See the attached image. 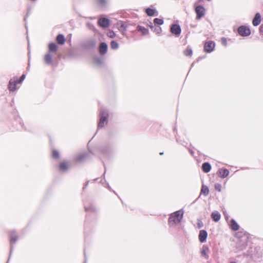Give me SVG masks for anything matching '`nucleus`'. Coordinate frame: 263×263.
<instances>
[{
  "instance_id": "nucleus-27",
  "label": "nucleus",
  "mask_w": 263,
  "mask_h": 263,
  "mask_svg": "<svg viewBox=\"0 0 263 263\" xmlns=\"http://www.w3.org/2000/svg\"><path fill=\"white\" fill-rule=\"evenodd\" d=\"M110 47L112 49H117L119 48V44L115 41H112L110 43Z\"/></svg>"
},
{
  "instance_id": "nucleus-33",
  "label": "nucleus",
  "mask_w": 263,
  "mask_h": 263,
  "mask_svg": "<svg viewBox=\"0 0 263 263\" xmlns=\"http://www.w3.org/2000/svg\"><path fill=\"white\" fill-rule=\"evenodd\" d=\"M52 157L55 159H57L59 157V153L56 150H53L52 152Z\"/></svg>"
},
{
  "instance_id": "nucleus-30",
  "label": "nucleus",
  "mask_w": 263,
  "mask_h": 263,
  "mask_svg": "<svg viewBox=\"0 0 263 263\" xmlns=\"http://www.w3.org/2000/svg\"><path fill=\"white\" fill-rule=\"evenodd\" d=\"M150 27L152 29H154V31L157 34L160 33L161 32V28L159 26L154 27L153 26H151Z\"/></svg>"
},
{
  "instance_id": "nucleus-11",
  "label": "nucleus",
  "mask_w": 263,
  "mask_h": 263,
  "mask_svg": "<svg viewBox=\"0 0 263 263\" xmlns=\"http://www.w3.org/2000/svg\"><path fill=\"white\" fill-rule=\"evenodd\" d=\"M208 236V233L205 230H201L199 234V239L201 242L205 241Z\"/></svg>"
},
{
  "instance_id": "nucleus-9",
  "label": "nucleus",
  "mask_w": 263,
  "mask_h": 263,
  "mask_svg": "<svg viewBox=\"0 0 263 263\" xmlns=\"http://www.w3.org/2000/svg\"><path fill=\"white\" fill-rule=\"evenodd\" d=\"M98 24L102 28H107L109 25V20L106 18H101L98 21Z\"/></svg>"
},
{
  "instance_id": "nucleus-31",
  "label": "nucleus",
  "mask_w": 263,
  "mask_h": 263,
  "mask_svg": "<svg viewBox=\"0 0 263 263\" xmlns=\"http://www.w3.org/2000/svg\"><path fill=\"white\" fill-rule=\"evenodd\" d=\"M155 10L151 8H147L146 10V12L148 16H153L155 14Z\"/></svg>"
},
{
  "instance_id": "nucleus-23",
  "label": "nucleus",
  "mask_w": 263,
  "mask_h": 263,
  "mask_svg": "<svg viewBox=\"0 0 263 263\" xmlns=\"http://www.w3.org/2000/svg\"><path fill=\"white\" fill-rule=\"evenodd\" d=\"M119 30L122 32L126 30L127 24L124 22H121L119 24Z\"/></svg>"
},
{
  "instance_id": "nucleus-1",
  "label": "nucleus",
  "mask_w": 263,
  "mask_h": 263,
  "mask_svg": "<svg viewBox=\"0 0 263 263\" xmlns=\"http://www.w3.org/2000/svg\"><path fill=\"white\" fill-rule=\"evenodd\" d=\"M184 211L180 210L171 214L168 218V223L171 226L177 224L181 222L183 218Z\"/></svg>"
},
{
  "instance_id": "nucleus-38",
  "label": "nucleus",
  "mask_w": 263,
  "mask_h": 263,
  "mask_svg": "<svg viewBox=\"0 0 263 263\" xmlns=\"http://www.w3.org/2000/svg\"><path fill=\"white\" fill-rule=\"evenodd\" d=\"M197 225L199 228H201L203 225L202 221L201 220H198Z\"/></svg>"
},
{
  "instance_id": "nucleus-47",
  "label": "nucleus",
  "mask_w": 263,
  "mask_h": 263,
  "mask_svg": "<svg viewBox=\"0 0 263 263\" xmlns=\"http://www.w3.org/2000/svg\"><path fill=\"white\" fill-rule=\"evenodd\" d=\"M163 153H160V155H163Z\"/></svg>"
},
{
  "instance_id": "nucleus-39",
  "label": "nucleus",
  "mask_w": 263,
  "mask_h": 263,
  "mask_svg": "<svg viewBox=\"0 0 263 263\" xmlns=\"http://www.w3.org/2000/svg\"><path fill=\"white\" fill-rule=\"evenodd\" d=\"M259 32L261 34H263V26L261 25L259 27Z\"/></svg>"
},
{
  "instance_id": "nucleus-20",
  "label": "nucleus",
  "mask_w": 263,
  "mask_h": 263,
  "mask_svg": "<svg viewBox=\"0 0 263 263\" xmlns=\"http://www.w3.org/2000/svg\"><path fill=\"white\" fill-rule=\"evenodd\" d=\"M230 227L233 231H235L238 230L239 228V226L234 219H232L231 220Z\"/></svg>"
},
{
  "instance_id": "nucleus-2",
  "label": "nucleus",
  "mask_w": 263,
  "mask_h": 263,
  "mask_svg": "<svg viewBox=\"0 0 263 263\" xmlns=\"http://www.w3.org/2000/svg\"><path fill=\"white\" fill-rule=\"evenodd\" d=\"M108 117V112L105 109L100 110V120L98 123V127L102 128L104 126L105 123H107Z\"/></svg>"
},
{
  "instance_id": "nucleus-14",
  "label": "nucleus",
  "mask_w": 263,
  "mask_h": 263,
  "mask_svg": "<svg viewBox=\"0 0 263 263\" xmlns=\"http://www.w3.org/2000/svg\"><path fill=\"white\" fill-rule=\"evenodd\" d=\"M218 175L221 178H226L229 174V171L227 168L219 169L218 171Z\"/></svg>"
},
{
  "instance_id": "nucleus-43",
  "label": "nucleus",
  "mask_w": 263,
  "mask_h": 263,
  "mask_svg": "<svg viewBox=\"0 0 263 263\" xmlns=\"http://www.w3.org/2000/svg\"><path fill=\"white\" fill-rule=\"evenodd\" d=\"M189 151H190V154L192 155V156H194V152L193 150L192 149H189Z\"/></svg>"
},
{
  "instance_id": "nucleus-40",
  "label": "nucleus",
  "mask_w": 263,
  "mask_h": 263,
  "mask_svg": "<svg viewBox=\"0 0 263 263\" xmlns=\"http://www.w3.org/2000/svg\"><path fill=\"white\" fill-rule=\"evenodd\" d=\"M96 62L97 63H98L99 64H101L102 63V60L100 59H96Z\"/></svg>"
},
{
  "instance_id": "nucleus-8",
  "label": "nucleus",
  "mask_w": 263,
  "mask_h": 263,
  "mask_svg": "<svg viewBox=\"0 0 263 263\" xmlns=\"http://www.w3.org/2000/svg\"><path fill=\"white\" fill-rule=\"evenodd\" d=\"M18 84V79L17 78H14L10 80L8 88L11 91H14L16 90V86Z\"/></svg>"
},
{
  "instance_id": "nucleus-18",
  "label": "nucleus",
  "mask_w": 263,
  "mask_h": 263,
  "mask_svg": "<svg viewBox=\"0 0 263 263\" xmlns=\"http://www.w3.org/2000/svg\"><path fill=\"white\" fill-rule=\"evenodd\" d=\"M202 168L204 173H208L211 171V166L209 162H204L202 165Z\"/></svg>"
},
{
  "instance_id": "nucleus-3",
  "label": "nucleus",
  "mask_w": 263,
  "mask_h": 263,
  "mask_svg": "<svg viewBox=\"0 0 263 263\" xmlns=\"http://www.w3.org/2000/svg\"><path fill=\"white\" fill-rule=\"evenodd\" d=\"M238 32L242 36H247L251 34L250 29L244 26H241L238 28Z\"/></svg>"
},
{
  "instance_id": "nucleus-49",
  "label": "nucleus",
  "mask_w": 263,
  "mask_h": 263,
  "mask_svg": "<svg viewBox=\"0 0 263 263\" xmlns=\"http://www.w3.org/2000/svg\"><path fill=\"white\" fill-rule=\"evenodd\" d=\"M9 259H8V261H9ZM7 262H8V261H7ZM7 263H8V262H7Z\"/></svg>"
},
{
  "instance_id": "nucleus-37",
  "label": "nucleus",
  "mask_w": 263,
  "mask_h": 263,
  "mask_svg": "<svg viewBox=\"0 0 263 263\" xmlns=\"http://www.w3.org/2000/svg\"><path fill=\"white\" fill-rule=\"evenodd\" d=\"M221 42H222V43L224 45H227V39H226V37H223L221 39Z\"/></svg>"
},
{
  "instance_id": "nucleus-35",
  "label": "nucleus",
  "mask_w": 263,
  "mask_h": 263,
  "mask_svg": "<svg viewBox=\"0 0 263 263\" xmlns=\"http://www.w3.org/2000/svg\"><path fill=\"white\" fill-rule=\"evenodd\" d=\"M215 189L218 192H220L221 190V185L219 183L215 184Z\"/></svg>"
},
{
  "instance_id": "nucleus-7",
  "label": "nucleus",
  "mask_w": 263,
  "mask_h": 263,
  "mask_svg": "<svg viewBox=\"0 0 263 263\" xmlns=\"http://www.w3.org/2000/svg\"><path fill=\"white\" fill-rule=\"evenodd\" d=\"M214 47L215 43L213 41H208L204 44V49L205 52L210 53L214 50Z\"/></svg>"
},
{
  "instance_id": "nucleus-29",
  "label": "nucleus",
  "mask_w": 263,
  "mask_h": 263,
  "mask_svg": "<svg viewBox=\"0 0 263 263\" xmlns=\"http://www.w3.org/2000/svg\"><path fill=\"white\" fill-rule=\"evenodd\" d=\"M154 23L156 25H162L164 23L163 20L162 19L155 18L154 20Z\"/></svg>"
},
{
  "instance_id": "nucleus-16",
  "label": "nucleus",
  "mask_w": 263,
  "mask_h": 263,
  "mask_svg": "<svg viewBox=\"0 0 263 263\" xmlns=\"http://www.w3.org/2000/svg\"><path fill=\"white\" fill-rule=\"evenodd\" d=\"M137 30L138 32H141L142 33V35H147L149 33V31H148V29L145 28L144 27L140 26V25H138L137 27Z\"/></svg>"
},
{
  "instance_id": "nucleus-42",
  "label": "nucleus",
  "mask_w": 263,
  "mask_h": 263,
  "mask_svg": "<svg viewBox=\"0 0 263 263\" xmlns=\"http://www.w3.org/2000/svg\"><path fill=\"white\" fill-rule=\"evenodd\" d=\"M88 26L90 28H93L94 26L91 24H90V23H88Z\"/></svg>"
},
{
  "instance_id": "nucleus-19",
  "label": "nucleus",
  "mask_w": 263,
  "mask_h": 263,
  "mask_svg": "<svg viewBox=\"0 0 263 263\" xmlns=\"http://www.w3.org/2000/svg\"><path fill=\"white\" fill-rule=\"evenodd\" d=\"M211 217L214 221L217 222L220 220L221 218V215L218 212L215 211L212 213Z\"/></svg>"
},
{
  "instance_id": "nucleus-45",
  "label": "nucleus",
  "mask_w": 263,
  "mask_h": 263,
  "mask_svg": "<svg viewBox=\"0 0 263 263\" xmlns=\"http://www.w3.org/2000/svg\"><path fill=\"white\" fill-rule=\"evenodd\" d=\"M30 66V60H28V70H29V67Z\"/></svg>"
},
{
  "instance_id": "nucleus-50",
  "label": "nucleus",
  "mask_w": 263,
  "mask_h": 263,
  "mask_svg": "<svg viewBox=\"0 0 263 263\" xmlns=\"http://www.w3.org/2000/svg\"><path fill=\"white\" fill-rule=\"evenodd\" d=\"M84 263H86V260H85Z\"/></svg>"
},
{
  "instance_id": "nucleus-28",
  "label": "nucleus",
  "mask_w": 263,
  "mask_h": 263,
  "mask_svg": "<svg viewBox=\"0 0 263 263\" xmlns=\"http://www.w3.org/2000/svg\"><path fill=\"white\" fill-rule=\"evenodd\" d=\"M192 53H193L192 50L189 47H187V48L184 51V54L186 56H191V55H192Z\"/></svg>"
},
{
  "instance_id": "nucleus-51",
  "label": "nucleus",
  "mask_w": 263,
  "mask_h": 263,
  "mask_svg": "<svg viewBox=\"0 0 263 263\" xmlns=\"http://www.w3.org/2000/svg\"><path fill=\"white\" fill-rule=\"evenodd\" d=\"M208 1H210L211 0H208Z\"/></svg>"
},
{
  "instance_id": "nucleus-4",
  "label": "nucleus",
  "mask_w": 263,
  "mask_h": 263,
  "mask_svg": "<svg viewBox=\"0 0 263 263\" xmlns=\"http://www.w3.org/2000/svg\"><path fill=\"white\" fill-rule=\"evenodd\" d=\"M10 242L11 245L10 251V256L11 255L12 250H13V245L14 243L18 239V237L16 234V232L14 230L11 231L10 233Z\"/></svg>"
},
{
  "instance_id": "nucleus-17",
  "label": "nucleus",
  "mask_w": 263,
  "mask_h": 263,
  "mask_svg": "<svg viewBox=\"0 0 263 263\" xmlns=\"http://www.w3.org/2000/svg\"><path fill=\"white\" fill-rule=\"evenodd\" d=\"M49 52L55 53L58 50V46L54 43H51L48 45Z\"/></svg>"
},
{
  "instance_id": "nucleus-44",
  "label": "nucleus",
  "mask_w": 263,
  "mask_h": 263,
  "mask_svg": "<svg viewBox=\"0 0 263 263\" xmlns=\"http://www.w3.org/2000/svg\"><path fill=\"white\" fill-rule=\"evenodd\" d=\"M101 151H102V153L103 154H105L107 152V150L105 149H102Z\"/></svg>"
},
{
  "instance_id": "nucleus-6",
  "label": "nucleus",
  "mask_w": 263,
  "mask_h": 263,
  "mask_svg": "<svg viewBox=\"0 0 263 263\" xmlns=\"http://www.w3.org/2000/svg\"><path fill=\"white\" fill-rule=\"evenodd\" d=\"M195 11L197 14L196 19L199 20L204 16L205 13V9L202 6H198L195 8Z\"/></svg>"
},
{
  "instance_id": "nucleus-12",
  "label": "nucleus",
  "mask_w": 263,
  "mask_h": 263,
  "mask_svg": "<svg viewBox=\"0 0 263 263\" xmlns=\"http://www.w3.org/2000/svg\"><path fill=\"white\" fill-rule=\"evenodd\" d=\"M261 17L260 14L259 13H257L255 14V15L253 20V22H252L253 25L254 26H257L259 25L261 22Z\"/></svg>"
},
{
  "instance_id": "nucleus-46",
  "label": "nucleus",
  "mask_w": 263,
  "mask_h": 263,
  "mask_svg": "<svg viewBox=\"0 0 263 263\" xmlns=\"http://www.w3.org/2000/svg\"><path fill=\"white\" fill-rule=\"evenodd\" d=\"M230 263H236V262H235V261H232V262H231Z\"/></svg>"
},
{
  "instance_id": "nucleus-48",
  "label": "nucleus",
  "mask_w": 263,
  "mask_h": 263,
  "mask_svg": "<svg viewBox=\"0 0 263 263\" xmlns=\"http://www.w3.org/2000/svg\"><path fill=\"white\" fill-rule=\"evenodd\" d=\"M88 182H87V183H86L85 186H87L88 185Z\"/></svg>"
},
{
  "instance_id": "nucleus-26",
  "label": "nucleus",
  "mask_w": 263,
  "mask_h": 263,
  "mask_svg": "<svg viewBox=\"0 0 263 263\" xmlns=\"http://www.w3.org/2000/svg\"><path fill=\"white\" fill-rule=\"evenodd\" d=\"M68 168V164L66 162H63L60 164V169L61 171H66Z\"/></svg>"
},
{
  "instance_id": "nucleus-15",
  "label": "nucleus",
  "mask_w": 263,
  "mask_h": 263,
  "mask_svg": "<svg viewBox=\"0 0 263 263\" xmlns=\"http://www.w3.org/2000/svg\"><path fill=\"white\" fill-rule=\"evenodd\" d=\"M209 251V248L206 246H203L201 250V255L204 257L205 259H208L209 256L208 254V251Z\"/></svg>"
},
{
  "instance_id": "nucleus-25",
  "label": "nucleus",
  "mask_w": 263,
  "mask_h": 263,
  "mask_svg": "<svg viewBox=\"0 0 263 263\" xmlns=\"http://www.w3.org/2000/svg\"><path fill=\"white\" fill-rule=\"evenodd\" d=\"M85 210L87 212H93L96 211V208L93 205H90L88 207L85 206Z\"/></svg>"
},
{
  "instance_id": "nucleus-32",
  "label": "nucleus",
  "mask_w": 263,
  "mask_h": 263,
  "mask_svg": "<svg viewBox=\"0 0 263 263\" xmlns=\"http://www.w3.org/2000/svg\"><path fill=\"white\" fill-rule=\"evenodd\" d=\"M98 3L102 7L105 6L108 0H97Z\"/></svg>"
},
{
  "instance_id": "nucleus-21",
  "label": "nucleus",
  "mask_w": 263,
  "mask_h": 263,
  "mask_svg": "<svg viewBox=\"0 0 263 263\" xmlns=\"http://www.w3.org/2000/svg\"><path fill=\"white\" fill-rule=\"evenodd\" d=\"M57 42L61 45H63L65 42V39L64 35L60 34L57 36Z\"/></svg>"
},
{
  "instance_id": "nucleus-10",
  "label": "nucleus",
  "mask_w": 263,
  "mask_h": 263,
  "mask_svg": "<svg viewBox=\"0 0 263 263\" xmlns=\"http://www.w3.org/2000/svg\"><path fill=\"white\" fill-rule=\"evenodd\" d=\"M53 55L50 52L46 53L44 56V61L46 64L50 65L52 64Z\"/></svg>"
},
{
  "instance_id": "nucleus-13",
  "label": "nucleus",
  "mask_w": 263,
  "mask_h": 263,
  "mask_svg": "<svg viewBox=\"0 0 263 263\" xmlns=\"http://www.w3.org/2000/svg\"><path fill=\"white\" fill-rule=\"evenodd\" d=\"M108 46L106 43L103 42L102 43L99 47V52L101 54H104L107 51Z\"/></svg>"
},
{
  "instance_id": "nucleus-24",
  "label": "nucleus",
  "mask_w": 263,
  "mask_h": 263,
  "mask_svg": "<svg viewBox=\"0 0 263 263\" xmlns=\"http://www.w3.org/2000/svg\"><path fill=\"white\" fill-rule=\"evenodd\" d=\"M201 193L203 194L205 196H207L209 193L208 187L205 185H202L201 190Z\"/></svg>"
},
{
  "instance_id": "nucleus-41",
  "label": "nucleus",
  "mask_w": 263,
  "mask_h": 263,
  "mask_svg": "<svg viewBox=\"0 0 263 263\" xmlns=\"http://www.w3.org/2000/svg\"><path fill=\"white\" fill-rule=\"evenodd\" d=\"M104 186L105 187H107V188H108V189H110V186H109V184H108V183H106L104 184Z\"/></svg>"
},
{
  "instance_id": "nucleus-36",
  "label": "nucleus",
  "mask_w": 263,
  "mask_h": 263,
  "mask_svg": "<svg viewBox=\"0 0 263 263\" xmlns=\"http://www.w3.org/2000/svg\"><path fill=\"white\" fill-rule=\"evenodd\" d=\"M25 79V74H23L21 77L20 80H18V83H22L24 80Z\"/></svg>"
},
{
  "instance_id": "nucleus-22",
  "label": "nucleus",
  "mask_w": 263,
  "mask_h": 263,
  "mask_svg": "<svg viewBox=\"0 0 263 263\" xmlns=\"http://www.w3.org/2000/svg\"><path fill=\"white\" fill-rule=\"evenodd\" d=\"M87 156L88 155L86 153L80 154L77 157L76 160L78 162H82L86 159Z\"/></svg>"
},
{
  "instance_id": "nucleus-5",
  "label": "nucleus",
  "mask_w": 263,
  "mask_h": 263,
  "mask_svg": "<svg viewBox=\"0 0 263 263\" xmlns=\"http://www.w3.org/2000/svg\"><path fill=\"white\" fill-rule=\"evenodd\" d=\"M171 33L176 36H179L181 32L180 26L178 24H173L170 29Z\"/></svg>"
},
{
  "instance_id": "nucleus-34",
  "label": "nucleus",
  "mask_w": 263,
  "mask_h": 263,
  "mask_svg": "<svg viewBox=\"0 0 263 263\" xmlns=\"http://www.w3.org/2000/svg\"><path fill=\"white\" fill-rule=\"evenodd\" d=\"M115 33L113 31H109L107 35L110 38H114L115 36Z\"/></svg>"
}]
</instances>
